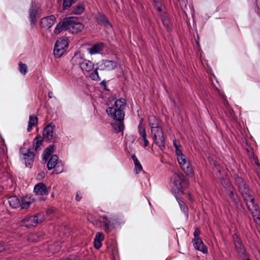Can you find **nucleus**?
<instances>
[{"label":"nucleus","instance_id":"nucleus-1","mask_svg":"<svg viewBox=\"0 0 260 260\" xmlns=\"http://www.w3.org/2000/svg\"><path fill=\"white\" fill-rule=\"evenodd\" d=\"M171 180L172 182L171 191L175 196L176 200H180V197L184 193L185 189L188 187L189 182L182 173H174Z\"/></svg>","mask_w":260,"mask_h":260},{"label":"nucleus","instance_id":"nucleus-2","mask_svg":"<svg viewBox=\"0 0 260 260\" xmlns=\"http://www.w3.org/2000/svg\"><path fill=\"white\" fill-rule=\"evenodd\" d=\"M233 179H234V184L237 186L238 190L243 199H246L247 197H249L250 194L252 193V190L247 181L237 174L233 175Z\"/></svg>","mask_w":260,"mask_h":260},{"label":"nucleus","instance_id":"nucleus-3","mask_svg":"<svg viewBox=\"0 0 260 260\" xmlns=\"http://www.w3.org/2000/svg\"><path fill=\"white\" fill-rule=\"evenodd\" d=\"M126 105V100L123 98H120L115 102L114 107H110L106 109V112L110 117H116L119 114V112H121L123 116H125L123 110Z\"/></svg>","mask_w":260,"mask_h":260},{"label":"nucleus","instance_id":"nucleus-4","mask_svg":"<svg viewBox=\"0 0 260 260\" xmlns=\"http://www.w3.org/2000/svg\"><path fill=\"white\" fill-rule=\"evenodd\" d=\"M76 19V17L70 16L61 19L55 27L54 33L56 35L59 34L63 30H68L71 32L72 27V23L73 20Z\"/></svg>","mask_w":260,"mask_h":260},{"label":"nucleus","instance_id":"nucleus-5","mask_svg":"<svg viewBox=\"0 0 260 260\" xmlns=\"http://www.w3.org/2000/svg\"><path fill=\"white\" fill-rule=\"evenodd\" d=\"M225 192L228 197L227 200L229 202H232L233 204L237 207L241 205L242 203L240 196L236 191V188L232 185H229L226 187Z\"/></svg>","mask_w":260,"mask_h":260},{"label":"nucleus","instance_id":"nucleus-6","mask_svg":"<svg viewBox=\"0 0 260 260\" xmlns=\"http://www.w3.org/2000/svg\"><path fill=\"white\" fill-rule=\"evenodd\" d=\"M55 128V125L52 122L47 124L44 128L43 131V137L45 139V141H48L49 142H52L53 143L58 142V137L53 135Z\"/></svg>","mask_w":260,"mask_h":260},{"label":"nucleus","instance_id":"nucleus-7","mask_svg":"<svg viewBox=\"0 0 260 260\" xmlns=\"http://www.w3.org/2000/svg\"><path fill=\"white\" fill-rule=\"evenodd\" d=\"M151 134L153 135V139L155 143L161 150L165 148V139L164 132L160 126L151 129Z\"/></svg>","mask_w":260,"mask_h":260},{"label":"nucleus","instance_id":"nucleus-8","mask_svg":"<svg viewBox=\"0 0 260 260\" xmlns=\"http://www.w3.org/2000/svg\"><path fill=\"white\" fill-rule=\"evenodd\" d=\"M201 232L199 228H196L193 233L194 238L193 239L192 241L193 243V246L195 248V249L202 252L203 253H207V247L205 245H204L202 239L200 238L199 236Z\"/></svg>","mask_w":260,"mask_h":260},{"label":"nucleus","instance_id":"nucleus-9","mask_svg":"<svg viewBox=\"0 0 260 260\" xmlns=\"http://www.w3.org/2000/svg\"><path fill=\"white\" fill-rule=\"evenodd\" d=\"M102 219L100 221L104 224L103 229L105 232L109 233L113 229L115 228V225L118 223L117 220L114 219H109L106 215L100 216Z\"/></svg>","mask_w":260,"mask_h":260},{"label":"nucleus","instance_id":"nucleus-10","mask_svg":"<svg viewBox=\"0 0 260 260\" xmlns=\"http://www.w3.org/2000/svg\"><path fill=\"white\" fill-rule=\"evenodd\" d=\"M233 241L235 248L240 256L247 253L241 238L237 233L233 235Z\"/></svg>","mask_w":260,"mask_h":260},{"label":"nucleus","instance_id":"nucleus-11","mask_svg":"<svg viewBox=\"0 0 260 260\" xmlns=\"http://www.w3.org/2000/svg\"><path fill=\"white\" fill-rule=\"evenodd\" d=\"M40 8V6L38 4L32 2L29 11V18L32 26L35 25L38 21L37 16L41 11Z\"/></svg>","mask_w":260,"mask_h":260},{"label":"nucleus","instance_id":"nucleus-12","mask_svg":"<svg viewBox=\"0 0 260 260\" xmlns=\"http://www.w3.org/2000/svg\"><path fill=\"white\" fill-rule=\"evenodd\" d=\"M119 113L118 116L116 117H111L115 120V122L112 124V126L114 128V132L116 133L123 131L124 127L123 122L124 116H123L121 112H119Z\"/></svg>","mask_w":260,"mask_h":260},{"label":"nucleus","instance_id":"nucleus-13","mask_svg":"<svg viewBox=\"0 0 260 260\" xmlns=\"http://www.w3.org/2000/svg\"><path fill=\"white\" fill-rule=\"evenodd\" d=\"M249 197H247L246 199H243L244 202L247 205L248 209L251 214H253L254 211L259 213V206L256 203H255V200L252 193H250Z\"/></svg>","mask_w":260,"mask_h":260},{"label":"nucleus","instance_id":"nucleus-14","mask_svg":"<svg viewBox=\"0 0 260 260\" xmlns=\"http://www.w3.org/2000/svg\"><path fill=\"white\" fill-rule=\"evenodd\" d=\"M95 21L99 25L105 28L112 27L110 21L107 16L103 13L98 12L95 15Z\"/></svg>","mask_w":260,"mask_h":260},{"label":"nucleus","instance_id":"nucleus-15","mask_svg":"<svg viewBox=\"0 0 260 260\" xmlns=\"http://www.w3.org/2000/svg\"><path fill=\"white\" fill-rule=\"evenodd\" d=\"M56 21L54 15H51L43 18L41 20L40 25L43 28H50Z\"/></svg>","mask_w":260,"mask_h":260},{"label":"nucleus","instance_id":"nucleus-16","mask_svg":"<svg viewBox=\"0 0 260 260\" xmlns=\"http://www.w3.org/2000/svg\"><path fill=\"white\" fill-rule=\"evenodd\" d=\"M34 191L36 194L41 196L47 195L49 193L46 185L43 182L35 185Z\"/></svg>","mask_w":260,"mask_h":260},{"label":"nucleus","instance_id":"nucleus-17","mask_svg":"<svg viewBox=\"0 0 260 260\" xmlns=\"http://www.w3.org/2000/svg\"><path fill=\"white\" fill-rule=\"evenodd\" d=\"M143 119L141 118L138 125V132L140 135H141L142 139L144 142V146L147 147L149 144V142L146 138L147 135L146 129L144 126L143 125Z\"/></svg>","mask_w":260,"mask_h":260},{"label":"nucleus","instance_id":"nucleus-18","mask_svg":"<svg viewBox=\"0 0 260 260\" xmlns=\"http://www.w3.org/2000/svg\"><path fill=\"white\" fill-rule=\"evenodd\" d=\"M79 18L76 17V19L73 20L72 23V27L71 29V33L77 34L79 32H81L83 30L84 28V25L81 22L79 21Z\"/></svg>","mask_w":260,"mask_h":260},{"label":"nucleus","instance_id":"nucleus-19","mask_svg":"<svg viewBox=\"0 0 260 260\" xmlns=\"http://www.w3.org/2000/svg\"><path fill=\"white\" fill-rule=\"evenodd\" d=\"M80 67L83 71L89 72L91 71L94 68V64L91 61L84 60L82 62H80Z\"/></svg>","mask_w":260,"mask_h":260},{"label":"nucleus","instance_id":"nucleus-20","mask_svg":"<svg viewBox=\"0 0 260 260\" xmlns=\"http://www.w3.org/2000/svg\"><path fill=\"white\" fill-rule=\"evenodd\" d=\"M180 167L187 176L191 177L193 176L194 170L190 162H185Z\"/></svg>","mask_w":260,"mask_h":260},{"label":"nucleus","instance_id":"nucleus-21","mask_svg":"<svg viewBox=\"0 0 260 260\" xmlns=\"http://www.w3.org/2000/svg\"><path fill=\"white\" fill-rule=\"evenodd\" d=\"M35 157V154L31 151L23 156V159L24 160L26 167L30 166L31 167L34 161Z\"/></svg>","mask_w":260,"mask_h":260},{"label":"nucleus","instance_id":"nucleus-22","mask_svg":"<svg viewBox=\"0 0 260 260\" xmlns=\"http://www.w3.org/2000/svg\"><path fill=\"white\" fill-rule=\"evenodd\" d=\"M35 200L34 198H31V197H28L25 196L21 199V208L22 209H28L30 204H32L34 202Z\"/></svg>","mask_w":260,"mask_h":260},{"label":"nucleus","instance_id":"nucleus-23","mask_svg":"<svg viewBox=\"0 0 260 260\" xmlns=\"http://www.w3.org/2000/svg\"><path fill=\"white\" fill-rule=\"evenodd\" d=\"M68 40L67 38H60L56 41L54 46L56 47V48H59L66 51L68 47Z\"/></svg>","mask_w":260,"mask_h":260},{"label":"nucleus","instance_id":"nucleus-24","mask_svg":"<svg viewBox=\"0 0 260 260\" xmlns=\"http://www.w3.org/2000/svg\"><path fill=\"white\" fill-rule=\"evenodd\" d=\"M104 68L108 70H112L116 68L118 66L117 62L114 60H104L103 61Z\"/></svg>","mask_w":260,"mask_h":260},{"label":"nucleus","instance_id":"nucleus-25","mask_svg":"<svg viewBox=\"0 0 260 260\" xmlns=\"http://www.w3.org/2000/svg\"><path fill=\"white\" fill-rule=\"evenodd\" d=\"M39 214H38L35 216H29V223H26L25 224H22L27 229H31L34 226H35L38 223H39L38 220V216Z\"/></svg>","mask_w":260,"mask_h":260},{"label":"nucleus","instance_id":"nucleus-26","mask_svg":"<svg viewBox=\"0 0 260 260\" xmlns=\"http://www.w3.org/2000/svg\"><path fill=\"white\" fill-rule=\"evenodd\" d=\"M10 206L13 208H17L20 207L21 202L16 196H11L8 198Z\"/></svg>","mask_w":260,"mask_h":260},{"label":"nucleus","instance_id":"nucleus-27","mask_svg":"<svg viewBox=\"0 0 260 260\" xmlns=\"http://www.w3.org/2000/svg\"><path fill=\"white\" fill-rule=\"evenodd\" d=\"M58 159V157L57 155H52L48 161L47 165V169L49 170L54 169L58 163V162H57Z\"/></svg>","mask_w":260,"mask_h":260},{"label":"nucleus","instance_id":"nucleus-28","mask_svg":"<svg viewBox=\"0 0 260 260\" xmlns=\"http://www.w3.org/2000/svg\"><path fill=\"white\" fill-rule=\"evenodd\" d=\"M38 122V117L36 115L34 114V115L29 116L28 124V127H27V132H30L31 130L32 127L33 126H35L37 125Z\"/></svg>","mask_w":260,"mask_h":260},{"label":"nucleus","instance_id":"nucleus-29","mask_svg":"<svg viewBox=\"0 0 260 260\" xmlns=\"http://www.w3.org/2000/svg\"><path fill=\"white\" fill-rule=\"evenodd\" d=\"M44 140H45V139L43 137H42L40 135L37 136L34 139L32 149H34L36 151H37L39 146L43 145Z\"/></svg>","mask_w":260,"mask_h":260},{"label":"nucleus","instance_id":"nucleus-30","mask_svg":"<svg viewBox=\"0 0 260 260\" xmlns=\"http://www.w3.org/2000/svg\"><path fill=\"white\" fill-rule=\"evenodd\" d=\"M208 160L209 163L211 166H212V169L213 171H216L219 174H221V167L220 166L217 162L216 160L214 159V158L211 156H209L208 157Z\"/></svg>","mask_w":260,"mask_h":260},{"label":"nucleus","instance_id":"nucleus-31","mask_svg":"<svg viewBox=\"0 0 260 260\" xmlns=\"http://www.w3.org/2000/svg\"><path fill=\"white\" fill-rule=\"evenodd\" d=\"M104 48V44L102 43L94 44L89 49V53L91 54L98 53L103 50Z\"/></svg>","mask_w":260,"mask_h":260},{"label":"nucleus","instance_id":"nucleus-32","mask_svg":"<svg viewBox=\"0 0 260 260\" xmlns=\"http://www.w3.org/2000/svg\"><path fill=\"white\" fill-rule=\"evenodd\" d=\"M132 158L135 165V173L138 174L142 170V166L135 154L132 155Z\"/></svg>","mask_w":260,"mask_h":260},{"label":"nucleus","instance_id":"nucleus-33","mask_svg":"<svg viewBox=\"0 0 260 260\" xmlns=\"http://www.w3.org/2000/svg\"><path fill=\"white\" fill-rule=\"evenodd\" d=\"M149 124L151 129L159 127V120L154 116H150L148 118Z\"/></svg>","mask_w":260,"mask_h":260},{"label":"nucleus","instance_id":"nucleus-34","mask_svg":"<svg viewBox=\"0 0 260 260\" xmlns=\"http://www.w3.org/2000/svg\"><path fill=\"white\" fill-rule=\"evenodd\" d=\"M72 13L76 15H80L85 10V6L83 3L79 4L73 8Z\"/></svg>","mask_w":260,"mask_h":260},{"label":"nucleus","instance_id":"nucleus-35","mask_svg":"<svg viewBox=\"0 0 260 260\" xmlns=\"http://www.w3.org/2000/svg\"><path fill=\"white\" fill-rule=\"evenodd\" d=\"M161 21L168 31H170L172 29V23L167 16H161Z\"/></svg>","mask_w":260,"mask_h":260},{"label":"nucleus","instance_id":"nucleus-36","mask_svg":"<svg viewBox=\"0 0 260 260\" xmlns=\"http://www.w3.org/2000/svg\"><path fill=\"white\" fill-rule=\"evenodd\" d=\"M153 6L159 13L162 11L161 7L162 6V0H152Z\"/></svg>","mask_w":260,"mask_h":260},{"label":"nucleus","instance_id":"nucleus-37","mask_svg":"<svg viewBox=\"0 0 260 260\" xmlns=\"http://www.w3.org/2000/svg\"><path fill=\"white\" fill-rule=\"evenodd\" d=\"M77 0H63V4H62V9L63 10H67L71 6L76 3Z\"/></svg>","mask_w":260,"mask_h":260},{"label":"nucleus","instance_id":"nucleus-38","mask_svg":"<svg viewBox=\"0 0 260 260\" xmlns=\"http://www.w3.org/2000/svg\"><path fill=\"white\" fill-rule=\"evenodd\" d=\"M98 68L94 70L90 74L89 77L92 80L94 81L100 80V78L98 72Z\"/></svg>","mask_w":260,"mask_h":260},{"label":"nucleus","instance_id":"nucleus-39","mask_svg":"<svg viewBox=\"0 0 260 260\" xmlns=\"http://www.w3.org/2000/svg\"><path fill=\"white\" fill-rule=\"evenodd\" d=\"M18 65L20 72L24 75H25L27 71V67L26 64L23 63L22 62H19Z\"/></svg>","mask_w":260,"mask_h":260},{"label":"nucleus","instance_id":"nucleus-40","mask_svg":"<svg viewBox=\"0 0 260 260\" xmlns=\"http://www.w3.org/2000/svg\"><path fill=\"white\" fill-rule=\"evenodd\" d=\"M66 51H64L63 49H61L59 48H57L56 47L54 46V54L55 57H60Z\"/></svg>","mask_w":260,"mask_h":260},{"label":"nucleus","instance_id":"nucleus-41","mask_svg":"<svg viewBox=\"0 0 260 260\" xmlns=\"http://www.w3.org/2000/svg\"><path fill=\"white\" fill-rule=\"evenodd\" d=\"M54 169L52 172V174H58L61 173L63 171V166L62 164H60V163L58 162Z\"/></svg>","mask_w":260,"mask_h":260},{"label":"nucleus","instance_id":"nucleus-42","mask_svg":"<svg viewBox=\"0 0 260 260\" xmlns=\"http://www.w3.org/2000/svg\"><path fill=\"white\" fill-rule=\"evenodd\" d=\"M181 208L182 209L184 212L187 213L188 212V207L184 203V202L182 200L181 196L180 197V200H177Z\"/></svg>","mask_w":260,"mask_h":260},{"label":"nucleus","instance_id":"nucleus-43","mask_svg":"<svg viewBox=\"0 0 260 260\" xmlns=\"http://www.w3.org/2000/svg\"><path fill=\"white\" fill-rule=\"evenodd\" d=\"M177 160L180 166L185 164V162L187 163V162H190V161L187 159L185 155L180 156L177 158Z\"/></svg>","mask_w":260,"mask_h":260},{"label":"nucleus","instance_id":"nucleus-44","mask_svg":"<svg viewBox=\"0 0 260 260\" xmlns=\"http://www.w3.org/2000/svg\"><path fill=\"white\" fill-rule=\"evenodd\" d=\"M104 234L103 233L98 232L96 234L94 240L102 242L104 239Z\"/></svg>","mask_w":260,"mask_h":260},{"label":"nucleus","instance_id":"nucleus-45","mask_svg":"<svg viewBox=\"0 0 260 260\" xmlns=\"http://www.w3.org/2000/svg\"><path fill=\"white\" fill-rule=\"evenodd\" d=\"M220 183L223 185L225 190H226V187L228 186L229 184H232L229 180H226L223 178L220 179Z\"/></svg>","mask_w":260,"mask_h":260},{"label":"nucleus","instance_id":"nucleus-46","mask_svg":"<svg viewBox=\"0 0 260 260\" xmlns=\"http://www.w3.org/2000/svg\"><path fill=\"white\" fill-rule=\"evenodd\" d=\"M56 146L54 144H53L49 146L47 148L45 149V150L48 153H49L50 155L52 153H53L55 149Z\"/></svg>","mask_w":260,"mask_h":260},{"label":"nucleus","instance_id":"nucleus-47","mask_svg":"<svg viewBox=\"0 0 260 260\" xmlns=\"http://www.w3.org/2000/svg\"><path fill=\"white\" fill-rule=\"evenodd\" d=\"M31 151V148H25V147H21L20 149V153L23 155H25V154L28 153Z\"/></svg>","mask_w":260,"mask_h":260},{"label":"nucleus","instance_id":"nucleus-48","mask_svg":"<svg viewBox=\"0 0 260 260\" xmlns=\"http://www.w3.org/2000/svg\"><path fill=\"white\" fill-rule=\"evenodd\" d=\"M102 242L98 240H94V247L99 249H100L102 246Z\"/></svg>","mask_w":260,"mask_h":260},{"label":"nucleus","instance_id":"nucleus-49","mask_svg":"<svg viewBox=\"0 0 260 260\" xmlns=\"http://www.w3.org/2000/svg\"><path fill=\"white\" fill-rule=\"evenodd\" d=\"M50 155H51L49 153H48L45 150H44L43 152V160H44L45 162H46Z\"/></svg>","mask_w":260,"mask_h":260},{"label":"nucleus","instance_id":"nucleus-50","mask_svg":"<svg viewBox=\"0 0 260 260\" xmlns=\"http://www.w3.org/2000/svg\"><path fill=\"white\" fill-rule=\"evenodd\" d=\"M175 152H176V155L177 156V158H178L180 156L185 155L184 154H183L182 153V150L180 149V148L176 149H175Z\"/></svg>","mask_w":260,"mask_h":260},{"label":"nucleus","instance_id":"nucleus-51","mask_svg":"<svg viewBox=\"0 0 260 260\" xmlns=\"http://www.w3.org/2000/svg\"><path fill=\"white\" fill-rule=\"evenodd\" d=\"M250 150H251L250 153H249L248 154V157H249V158L250 159H253L254 157H255L256 156L254 154V153L253 151V148H250Z\"/></svg>","mask_w":260,"mask_h":260},{"label":"nucleus","instance_id":"nucleus-52","mask_svg":"<svg viewBox=\"0 0 260 260\" xmlns=\"http://www.w3.org/2000/svg\"><path fill=\"white\" fill-rule=\"evenodd\" d=\"M29 217H26L21 220V222L22 224H25L27 223H29Z\"/></svg>","mask_w":260,"mask_h":260},{"label":"nucleus","instance_id":"nucleus-53","mask_svg":"<svg viewBox=\"0 0 260 260\" xmlns=\"http://www.w3.org/2000/svg\"><path fill=\"white\" fill-rule=\"evenodd\" d=\"M178 142L176 140V139H175L174 141H173V146L175 148V149H177V148H179L180 147H181V145L179 144H178Z\"/></svg>","mask_w":260,"mask_h":260},{"label":"nucleus","instance_id":"nucleus-54","mask_svg":"<svg viewBox=\"0 0 260 260\" xmlns=\"http://www.w3.org/2000/svg\"><path fill=\"white\" fill-rule=\"evenodd\" d=\"M252 160L254 161L255 165H256L258 167V168L260 169V163L259 162L258 157L256 156L252 159Z\"/></svg>","mask_w":260,"mask_h":260},{"label":"nucleus","instance_id":"nucleus-55","mask_svg":"<svg viewBox=\"0 0 260 260\" xmlns=\"http://www.w3.org/2000/svg\"><path fill=\"white\" fill-rule=\"evenodd\" d=\"M45 177V173L44 172H40L37 175V179L41 180Z\"/></svg>","mask_w":260,"mask_h":260},{"label":"nucleus","instance_id":"nucleus-56","mask_svg":"<svg viewBox=\"0 0 260 260\" xmlns=\"http://www.w3.org/2000/svg\"><path fill=\"white\" fill-rule=\"evenodd\" d=\"M54 208L53 207L49 208L46 210V214L48 215L51 214L54 212Z\"/></svg>","mask_w":260,"mask_h":260},{"label":"nucleus","instance_id":"nucleus-57","mask_svg":"<svg viewBox=\"0 0 260 260\" xmlns=\"http://www.w3.org/2000/svg\"><path fill=\"white\" fill-rule=\"evenodd\" d=\"M101 84L102 86H103V89L106 90V91H108L109 89H107V85H106V82L104 80L101 83Z\"/></svg>","mask_w":260,"mask_h":260},{"label":"nucleus","instance_id":"nucleus-58","mask_svg":"<svg viewBox=\"0 0 260 260\" xmlns=\"http://www.w3.org/2000/svg\"><path fill=\"white\" fill-rule=\"evenodd\" d=\"M243 260H250L249 256L248 253H246L241 256Z\"/></svg>","mask_w":260,"mask_h":260},{"label":"nucleus","instance_id":"nucleus-59","mask_svg":"<svg viewBox=\"0 0 260 260\" xmlns=\"http://www.w3.org/2000/svg\"><path fill=\"white\" fill-rule=\"evenodd\" d=\"M82 199V197L80 196L78 193H77L76 196V200L77 202H79Z\"/></svg>","mask_w":260,"mask_h":260},{"label":"nucleus","instance_id":"nucleus-60","mask_svg":"<svg viewBox=\"0 0 260 260\" xmlns=\"http://www.w3.org/2000/svg\"><path fill=\"white\" fill-rule=\"evenodd\" d=\"M39 200L40 201H45L46 200V198H45L44 197H40Z\"/></svg>","mask_w":260,"mask_h":260},{"label":"nucleus","instance_id":"nucleus-61","mask_svg":"<svg viewBox=\"0 0 260 260\" xmlns=\"http://www.w3.org/2000/svg\"><path fill=\"white\" fill-rule=\"evenodd\" d=\"M52 92L51 91H49V92H48V97H49V98H52Z\"/></svg>","mask_w":260,"mask_h":260},{"label":"nucleus","instance_id":"nucleus-62","mask_svg":"<svg viewBox=\"0 0 260 260\" xmlns=\"http://www.w3.org/2000/svg\"><path fill=\"white\" fill-rule=\"evenodd\" d=\"M250 148H251V147H249V148H246V151H247V152L248 153V154L249 153H250V152H251V150H250Z\"/></svg>","mask_w":260,"mask_h":260},{"label":"nucleus","instance_id":"nucleus-63","mask_svg":"<svg viewBox=\"0 0 260 260\" xmlns=\"http://www.w3.org/2000/svg\"><path fill=\"white\" fill-rule=\"evenodd\" d=\"M75 59V56H74V57L72 58V60H74Z\"/></svg>","mask_w":260,"mask_h":260},{"label":"nucleus","instance_id":"nucleus-64","mask_svg":"<svg viewBox=\"0 0 260 260\" xmlns=\"http://www.w3.org/2000/svg\"><path fill=\"white\" fill-rule=\"evenodd\" d=\"M51 197H54V193H52V194H51Z\"/></svg>","mask_w":260,"mask_h":260}]
</instances>
